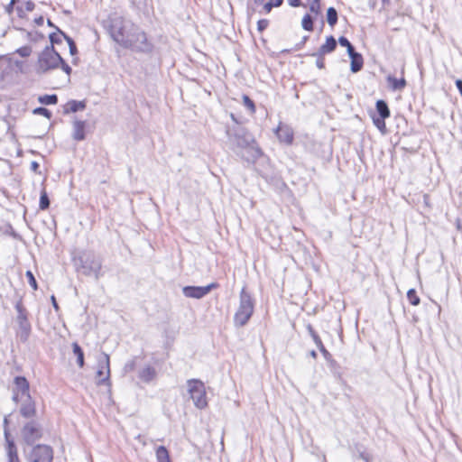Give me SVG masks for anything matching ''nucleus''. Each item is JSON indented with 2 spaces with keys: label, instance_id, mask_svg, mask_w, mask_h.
Listing matches in <instances>:
<instances>
[{
  "label": "nucleus",
  "instance_id": "obj_53",
  "mask_svg": "<svg viewBox=\"0 0 462 462\" xmlns=\"http://www.w3.org/2000/svg\"><path fill=\"white\" fill-rule=\"evenodd\" d=\"M51 299V302H52V306H53V308H54L56 310H59V305H58V303H57V301H56L55 297L52 295Z\"/></svg>",
  "mask_w": 462,
  "mask_h": 462
},
{
  "label": "nucleus",
  "instance_id": "obj_4",
  "mask_svg": "<svg viewBox=\"0 0 462 462\" xmlns=\"http://www.w3.org/2000/svg\"><path fill=\"white\" fill-rule=\"evenodd\" d=\"M254 309V301L251 294L243 288L240 292L239 306L234 316L235 325L237 327L245 326L251 319Z\"/></svg>",
  "mask_w": 462,
  "mask_h": 462
},
{
  "label": "nucleus",
  "instance_id": "obj_35",
  "mask_svg": "<svg viewBox=\"0 0 462 462\" xmlns=\"http://www.w3.org/2000/svg\"><path fill=\"white\" fill-rule=\"evenodd\" d=\"M338 42L341 46L346 47L347 50V53L351 54L355 51L351 42L344 36L339 37Z\"/></svg>",
  "mask_w": 462,
  "mask_h": 462
},
{
  "label": "nucleus",
  "instance_id": "obj_30",
  "mask_svg": "<svg viewBox=\"0 0 462 462\" xmlns=\"http://www.w3.org/2000/svg\"><path fill=\"white\" fill-rule=\"evenodd\" d=\"M407 299L409 300V302L413 305V306H417L420 304V298L419 296L417 295V292L414 289H410L407 292Z\"/></svg>",
  "mask_w": 462,
  "mask_h": 462
},
{
  "label": "nucleus",
  "instance_id": "obj_11",
  "mask_svg": "<svg viewBox=\"0 0 462 462\" xmlns=\"http://www.w3.org/2000/svg\"><path fill=\"white\" fill-rule=\"evenodd\" d=\"M227 134L231 141H233L237 147L246 148L251 147L254 143L252 135L244 128L237 127L232 131L228 130Z\"/></svg>",
  "mask_w": 462,
  "mask_h": 462
},
{
  "label": "nucleus",
  "instance_id": "obj_49",
  "mask_svg": "<svg viewBox=\"0 0 462 462\" xmlns=\"http://www.w3.org/2000/svg\"><path fill=\"white\" fill-rule=\"evenodd\" d=\"M69 53L71 56H75L78 53V49H77L76 43L69 46Z\"/></svg>",
  "mask_w": 462,
  "mask_h": 462
},
{
  "label": "nucleus",
  "instance_id": "obj_14",
  "mask_svg": "<svg viewBox=\"0 0 462 462\" xmlns=\"http://www.w3.org/2000/svg\"><path fill=\"white\" fill-rule=\"evenodd\" d=\"M4 434L5 440V449L6 452L7 462H20L17 447L14 439L11 437L7 427H5Z\"/></svg>",
  "mask_w": 462,
  "mask_h": 462
},
{
  "label": "nucleus",
  "instance_id": "obj_51",
  "mask_svg": "<svg viewBox=\"0 0 462 462\" xmlns=\"http://www.w3.org/2000/svg\"><path fill=\"white\" fill-rule=\"evenodd\" d=\"M456 86H457L460 95L462 96V79H457Z\"/></svg>",
  "mask_w": 462,
  "mask_h": 462
},
{
  "label": "nucleus",
  "instance_id": "obj_17",
  "mask_svg": "<svg viewBox=\"0 0 462 462\" xmlns=\"http://www.w3.org/2000/svg\"><path fill=\"white\" fill-rule=\"evenodd\" d=\"M87 122L75 119L73 121L72 138L76 141H83L86 138L85 128Z\"/></svg>",
  "mask_w": 462,
  "mask_h": 462
},
{
  "label": "nucleus",
  "instance_id": "obj_37",
  "mask_svg": "<svg viewBox=\"0 0 462 462\" xmlns=\"http://www.w3.org/2000/svg\"><path fill=\"white\" fill-rule=\"evenodd\" d=\"M62 38H63V36L60 34V32H58V33H56V32L51 33L50 34L51 45H52L54 47V44L61 43Z\"/></svg>",
  "mask_w": 462,
  "mask_h": 462
},
{
  "label": "nucleus",
  "instance_id": "obj_28",
  "mask_svg": "<svg viewBox=\"0 0 462 462\" xmlns=\"http://www.w3.org/2000/svg\"><path fill=\"white\" fill-rule=\"evenodd\" d=\"M356 451L358 455V457L360 459L364 460L365 462H372L373 461V456L369 452H367L365 448H363L362 447L356 446Z\"/></svg>",
  "mask_w": 462,
  "mask_h": 462
},
{
  "label": "nucleus",
  "instance_id": "obj_39",
  "mask_svg": "<svg viewBox=\"0 0 462 462\" xmlns=\"http://www.w3.org/2000/svg\"><path fill=\"white\" fill-rule=\"evenodd\" d=\"M310 10L311 13L318 14L320 11L319 0H313L310 5Z\"/></svg>",
  "mask_w": 462,
  "mask_h": 462
},
{
  "label": "nucleus",
  "instance_id": "obj_5",
  "mask_svg": "<svg viewBox=\"0 0 462 462\" xmlns=\"http://www.w3.org/2000/svg\"><path fill=\"white\" fill-rule=\"evenodd\" d=\"M122 47L135 52L148 53L152 51L153 46L148 40L145 32L137 25Z\"/></svg>",
  "mask_w": 462,
  "mask_h": 462
},
{
  "label": "nucleus",
  "instance_id": "obj_57",
  "mask_svg": "<svg viewBox=\"0 0 462 462\" xmlns=\"http://www.w3.org/2000/svg\"><path fill=\"white\" fill-rule=\"evenodd\" d=\"M78 61H79V58H77V57L72 60V63L75 65L78 64Z\"/></svg>",
  "mask_w": 462,
  "mask_h": 462
},
{
  "label": "nucleus",
  "instance_id": "obj_19",
  "mask_svg": "<svg viewBox=\"0 0 462 462\" xmlns=\"http://www.w3.org/2000/svg\"><path fill=\"white\" fill-rule=\"evenodd\" d=\"M351 59V71L356 73L363 68L364 60L360 53L354 51L351 54H348Z\"/></svg>",
  "mask_w": 462,
  "mask_h": 462
},
{
  "label": "nucleus",
  "instance_id": "obj_8",
  "mask_svg": "<svg viewBox=\"0 0 462 462\" xmlns=\"http://www.w3.org/2000/svg\"><path fill=\"white\" fill-rule=\"evenodd\" d=\"M28 462H52L53 450L48 445H36L27 454Z\"/></svg>",
  "mask_w": 462,
  "mask_h": 462
},
{
  "label": "nucleus",
  "instance_id": "obj_15",
  "mask_svg": "<svg viewBox=\"0 0 462 462\" xmlns=\"http://www.w3.org/2000/svg\"><path fill=\"white\" fill-rule=\"evenodd\" d=\"M20 413L24 418H32L36 414L35 402L32 396L20 400Z\"/></svg>",
  "mask_w": 462,
  "mask_h": 462
},
{
  "label": "nucleus",
  "instance_id": "obj_27",
  "mask_svg": "<svg viewBox=\"0 0 462 462\" xmlns=\"http://www.w3.org/2000/svg\"><path fill=\"white\" fill-rule=\"evenodd\" d=\"M39 102L43 105H55L58 102L57 95H43L39 97Z\"/></svg>",
  "mask_w": 462,
  "mask_h": 462
},
{
  "label": "nucleus",
  "instance_id": "obj_33",
  "mask_svg": "<svg viewBox=\"0 0 462 462\" xmlns=\"http://www.w3.org/2000/svg\"><path fill=\"white\" fill-rule=\"evenodd\" d=\"M385 119L386 118H383L382 116H374L373 117V122H374V125L383 133L385 131V128H386L385 122H384Z\"/></svg>",
  "mask_w": 462,
  "mask_h": 462
},
{
  "label": "nucleus",
  "instance_id": "obj_52",
  "mask_svg": "<svg viewBox=\"0 0 462 462\" xmlns=\"http://www.w3.org/2000/svg\"><path fill=\"white\" fill-rule=\"evenodd\" d=\"M308 330H309V332H310V336H311V337H312L313 339H314V336H319V335L315 332V330L313 329V328H312L310 325H309V326H308Z\"/></svg>",
  "mask_w": 462,
  "mask_h": 462
},
{
  "label": "nucleus",
  "instance_id": "obj_29",
  "mask_svg": "<svg viewBox=\"0 0 462 462\" xmlns=\"http://www.w3.org/2000/svg\"><path fill=\"white\" fill-rule=\"evenodd\" d=\"M50 207V199L45 189H42L40 197V208L45 210Z\"/></svg>",
  "mask_w": 462,
  "mask_h": 462
},
{
  "label": "nucleus",
  "instance_id": "obj_40",
  "mask_svg": "<svg viewBox=\"0 0 462 462\" xmlns=\"http://www.w3.org/2000/svg\"><path fill=\"white\" fill-rule=\"evenodd\" d=\"M33 114L44 116L47 118H51V113L44 107H37L33 110Z\"/></svg>",
  "mask_w": 462,
  "mask_h": 462
},
{
  "label": "nucleus",
  "instance_id": "obj_12",
  "mask_svg": "<svg viewBox=\"0 0 462 462\" xmlns=\"http://www.w3.org/2000/svg\"><path fill=\"white\" fill-rule=\"evenodd\" d=\"M97 377V384L110 386V359L109 356L106 353H103L102 357L98 360Z\"/></svg>",
  "mask_w": 462,
  "mask_h": 462
},
{
  "label": "nucleus",
  "instance_id": "obj_48",
  "mask_svg": "<svg viewBox=\"0 0 462 462\" xmlns=\"http://www.w3.org/2000/svg\"><path fill=\"white\" fill-rule=\"evenodd\" d=\"M15 3V0H11L10 4L5 6V11L7 14H11L13 12V6Z\"/></svg>",
  "mask_w": 462,
  "mask_h": 462
},
{
  "label": "nucleus",
  "instance_id": "obj_54",
  "mask_svg": "<svg viewBox=\"0 0 462 462\" xmlns=\"http://www.w3.org/2000/svg\"><path fill=\"white\" fill-rule=\"evenodd\" d=\"M283 0H270L273 4L274 6H280L282 4Z\"/></svg>",
  "mask_w": 462,
  "mask_h": 462
},
{
  "label": "nucleus",
  "instance_id": "obj_50",
  "mask_svg": "<svg viewBox=\"0 0 462 462\" xmlns=\"http://www.w3.org/2000/svg\"><path fill=\"white\" fill-rule=\"evenodd\" d=\"M273 6H274V5H273V4L272 2H270V1H269L268 3H266V4L264 5L263 9L265 10V12H266V13H269V12H271V10H272V8H273Z\"/></svg>",
  "mask_w": 462,
  "mask_h": 462
},
{
  "label": "nucleus",
  "instance_id": "obj_46",
  "mask_svg": "<svg viewBox=\"0 0 462 462\" xmlns=\"http://www.w3.org/2000/svg\"><path fill=\"white\" fill-rule=\"evenodd\" d=\"M34 6H35V5H34V3H33V2H32V1H27V2L25 3V10H26L27 12H32V11L34 9Z\"/></svg>",
  "mask_w": 462,
  "mask_h": 462
},
{
  "label": "nucleus",
  "instance_id": "obj_41",
  "mask_svg": "<svg viewBox=\"0 0 462 462\" xmlns=\"http://www.w3.org/2000/svg\"><path fill=\"white\" fill-rule=\"evenodd\" d=\"M26 277L28 278V282L32 286L33 290H37V282L36 280L31 271L26 272Z\"/></svg>",
  "mask_w": 462,
  "mask_h": 462
},
{
  "label": "nucleus",
  "instance_id": "obj_16",
  "mask_svg": "<svg viewBox=\"0 0 462 462\" xmlns=\"http://www.w3.org/2000/svg\"><path fill=\"white\" fill-rule=\"evenodd\" d=\"M278 139L286 143L291 144L293 141V131L287 125H280L276 130Z\"/></svg>",
  "mask_w": 462,
  "mask_h": 462
},
{
  "label": "nucleus",
  "instance_id": "obj_31",
  "mask_svg": "<svg viewBox=\"0 0 462 462\" xmlns=\"http://www.w3.org/2000/svg\"><path fill=\"white\" fill-rule=\"evenodd\" d=\"M302 27L306 31H312L313 30V21L310 14H306L301 22Z\"/></svg>",
  "mask_w": 462,
  "mask_h": 462
},
{
  "label": "nucleus",
  "instance_id": "obj_60",
  "mask_svg": "<svg viewBox=\"0 0 462 462\" xmlns=\"http://www.w3.org/2000/svg\"><path fill=\"white\" fill-rule=\"evenodd\" d=\"M4 423H5V427H6L7 423H8V420H7V419H6V418H5V420H4Z\"/></svg>",
  "mask_w": 462,
  "mask_h": 462
},
{
  "label": "nucleus",
  "instance_id": "obj_21",
  "mask_svg": "<svg viewBox=\"0 0 462 462\" xmlns=\"http://www.w3.org/2000/svg\"><path fill=\"white\" fill-rule=\"evenodd\" d=\"M155 377H156V370L150 365L143 367L139 372V378L145 383H150Z\"/></svg>",
  "mask_w": 462,
  "mask_h": 462
},
{
  "label": "nucleus",
  "instance_id": "obj_38",
  "mask_svg": "<svg viewBox=\"0 0 462 462\" xmlns=\"http://www.w3.org/2000/svg\"><path fill=\"white\" fill-rule=\"evenodd\" d=\"M16 52L21 56V57H29L32 53V48L30 46H23V47H21L19 48Z\"/></svg>",
  "mask_w": 462,
  "mask_h": 462
},
{
  "label": "nucleus",
  "instance_id": "obj_9",
  "mask_svg": "<svg viewBox=\"0 0 462 462\" xmlns=\"http://www.w3.org/2000/svg\"><path fill=\"white\" fill-rule=\"evenodd\" d=\"M15 309L18 313L16 320L19 326L17 335L23 342H25L27 341L31 332V325L27 319L26 310H24L22 302H17Z\"/></svg>",
  "mask_w": 462,
  "mask_h": 462
},
{
  "label": "nucleus",
  "instance_id": "obj_22",
  "mask_svg": "<svg viewBox=\"0 0 462 462\" xmlns=\"http://www.w3.org/2000/svg\"><path fill=\"white\" fill-rule=\"evenodd\" d=\"M337 47V41L333 36H328L326 40V42L322 44L319 49V54H328L332 52Z\"/></svg>",
  "mask_w": 462,
  "mask_h": 462
},
{
  "label": "nucleus",
  "instance_id": "obj_10",
  "mask_svg": "<svg viewBox=\"0 0 462 462\" xmlns=\"http://www.w3.org/2000/svg\"><path fill=\"white\" fill-rule=\"evenodd\" d=\"M12 393V400L15 403H19L20 400H23L24 398L31 396L30 384L27 379L23 376H15L14 379Z\"/></svg>",
  "mask_w": 462,
  "mask_h": 462
},
{
  "label": "nucleus",
  "instance_id": "obj_6",
  "mask_svg": "<svg viewBox=\"0 0 462 462\" xmlns=\"http://www.w3.org/2000/svg\"><path fill=\"white\" fill-rule=\"evenodd\" d=\"M187 386L194 405L200 410L206 408L208 401L204 383L199 379H189L187 381Z\"/></svg>",
  "mask_w": 462,
  "mask_h": 462
},
{
  "label": "nucleus",
  "instance_id": "obj_55",
  "mask_svg": "<svg viewBox=\"0 0 462 462\" xmlns=\"http://www.w3.org/2000/svg\"><path fill=\"white\" fill-rule=\"evenodd\" d=\"M43 17L42 16H40L39 18H36L35 19V23L38 24V25H42L43 24Z\"/></svg>",
  "mask_w": 462,
  "mask_h": 462
},
{
  "label": "nucleus",
  "instance_id": "obj_3",
  "mask_svg": "<svg viewBox=\"0 0 462 462\" xmlns=\"http://www.w3.org/2000/svg\"><path fill=\"white\" fill-rule=\"evenodd\" d=\"M79 273L86 276H94L98 280L102 275V259L92 251H82L74 258Z\"/></svg>",
  "mask_w": 462,
  "mask_h": 462
},
{
  "label": "nucleus",
  "instance_id": "obj_42",
  "mask_svg": "<svg viewBox=\"0 0 462 462\" xmlns=\"http://www.w3.org/2000/svg\"><path fill=\"white\" fill-rule=\"evenodd\" d=\"M269 25V21L267 19L259 20L257 23V29L259 32L264 31Z\"/></svg>",
  "mask_w": 462,
  "mask_h": 462
},
{
  "label": "nucleus",
  "instance_id": "obj_47",
  "mask_svg": "<svg viewBox=\"0 0 462 462\" xmlns=\"http://www.w3.org/2000/svg\"><path fill=\"white\" fill-rule=\"evenodd\" d=\"M287 1H288V4L293 7H298V6L301 5L300 0H287Z\"/></svg>",
  "mask_w": 462,
  "mask_h": 462
},
{
  "label": "nucleus",
  "instance_id": "obj_34",
  "mask_svg": "<svg viewBox=\"0 0 462 462\" xmlns=\"http://www.w3.org/2000/svg\"><path fill=\"white\" fill-rule=\"evenodd\" d=\"M314 342L319 347V351L323 354L324 357L327 358L329 356L328 351L325 348L320 337L319 336H314Z\"/></svg>",
  "mask_w": 462,
  "mask_h": 462
},
{
  "label": "nucleus",
  "instance_id": "obj_25",
  "mask_svg": "<svg viewBox=\"0 0 462 462\" xmlns=\"http://www.w3.org/2000/svg\"><path fill=\"white\" fill-rule=\"evenodd\" d=\"M156 457H157L158 462H171L170 457H169V452L166 449V448L163 446H160L156 449Z\"/></svg>",
  "mask_w": 462,
  "mask_h": 462
},
{
  "label": "nucleus",
  "instance_id": "obj_45",
  "mask_svg": "<svg viewBox=\"0 0 462 462\" xmlns=\"http://www.w3.org/2000/svg\"><path fill=\"white\" fill-rule=\"evenodd\" d=\"M39 167H40V165H39V163H38L37 162H34V161H33V162H31V170H32L33 172H35V173H39V174H40L41 172L38 171V170H39Z\"/></svg>",
  "mask_w": 462,
  "mask_h": 462
},
{
  "label": "nucleus",
  "instance_id": "obj_61",
  "mask_svg": "<svg viewBox=\"0 0 462 462\" xmlns=\"http://www.w3.org/2000/svg\"><path fill=\"white\" fill-rule=\"evenodd\" d=\"M254 2H256V3H263V0H254Z\"/></svg>",
  "mask_w": 462,
  "mask_h": 462
},
{
  "label": "nucleus",
  "instance_id": "obj_24",
  "mask_svg": "<svg viewBox=\"0 0 462 462\" xmlns=\"http://www.w3.org/2000/svg\"><path fill=\"white\" fill-rule=\"evenodd\" d=\"M73 354L77 356V363L79 367L84 366V352L79 345L76 342L72 344Z\"/></svg>",
  "mask_w": 462,
  "mask_h": 462
},
{
  "label": "nucleus",
  "instance_id": "obj_1",
  "mask_svg": "<svg viewBox=\"0 0 462 462\" xmlns=\"http://www.w3.org/2000/svg\"><path fill=\"white\" fill-rule=\"evenodd\" d=\"M60 67L69 78L72 72L71 68L56 51L52 45L46 46L38 56L35 66L36 73L45 74Z\"/></svg>",
  "mask_w": 462,
  "mask_h": 462
},
{
  "label": "nucleus",
  "instance_id": "obj_26",
  "mask_svg": "<svg viewBox=\"0 0 462 462\" xmlns=\"http://www.w3.org/2000/svg\"><path fill=\"white\" fill-rule=\"evenodd\" d=\"M327 21L328 23L334 27L337 23V12L334 7H329L327 11Z\"/></svg>",
  "mask_w": 462,
  "mask_h": 462
},
{
  "label": "nucleus",
  "instance_id": "obj_59",
  "mask_svg": "<svg viewBox=\"0 0 462 462\" xmlns=\"http://www.w3.org/2000/svg\"><path fill=\"white\" fill-rule=\"evenodd\" d=\"M47 23H48V25H49V26H54L51 20H48V22H47Z\"/></svg>",
  "mask_w": 462,
  "mask_h": 462
},
{
  "label": "nucleus",
  "instance_id": "obj_58",
  "mask_svg": "<svg viewBox=\"0 0 462 462\" xmlns=\"http://www.w3.org/2000/svg\"><path fill=\"white\" fill-rule=\"evenodd\" d=\"M254 152H255V153H256L258 156L261 154V151H260V149H258V148H257V149H255V151H254Z\"/></svg>",
  "mask_w": 462,
  "mask_h": 462
},
{
  "label": "nucleus",
  "instance_id": "obj_62",
  "mask_svg": "<svg viewBox=\"0 0 462 462\" xmlns=\"http://www.w3.org/2000/svg\"><path fill=\"white\" fill-rule=\"evenodd\" d=\"M313 0H308L309 4L310 5V3L312 2Z\"/></svg>",
  "mask_w": 462,
  "mask_h": 462
},
{
  "label": "nucleus",
  "instance_id": "obj_36",
  "mask_svg": "<svg viewBox=\"0 0 462 462\" xmlns=\"http://www.w3.org/2000/svg\"><path fill=\"white\" fill-rule=\"evenodd\" d=\"M324 55L325 54H319V51H317L316 53H313L312 56L316 57L317 60H316V65L317 67L319 69H322L325 68V60H324Z\"/></svg>",
  "mask_w": 462,
  "mask_h": 462
},
{
  "label": "nucleus",
  "instance_id": "obj_20",
  "mask_svg": "<svg viewBox=\"0 0 462 462\" xmlns=\"http://www.w3.org/2000/svg\"><path fill=\"white\" fill-rule=\"evenodd\" d=\"M86 108V102L85 101H77V100H70L69 101L65 106H64V113H75L79 110H84Z\"/></svg>",
  "mask_w": 462,
  "mask_h": 462
},
{
  "label": "nucleus",
  "instance_id": "obj_13",
  "mask_svg": "<svg viewBox=\"0 0 462 462\" xmlns=\"http://www.w3.org/2000/svg\"><path fill=\"white\" fill-rule=\"evenodd\" d=\"M218 287V284L212 282L207 286H185L182 289L183 294L188 298L201 299L208 294L212 289Z\"/></svg>",
  "mask_w": 462,
  "mask_h": 462
},
{
  "label": "nucleus",
  "instance_id": "obj_32",
  "mask_svg": "<svg viewBox=\"0 0 462 462\" xmlns=\"http://www.w3.org/2000/svg\"><path fill=\"white\" fill-rule=\"evenodd\" d=\"M243 103L245 107L250 111L251 114L255 112V105L254 101L246 95L243 96Z\"/></svg>",
  "mask_w": 462,
  "mask_h": 462
},
{
  "label": "nucleus",
  "instance_id": "obj_7",
  "mask_svg": "<svg viewBox=\"0 0 462 462\" xmlns=\"http://www.w3.org/2000/svg\"><path fill=\"white\" fill-rule=\"evenodd\" d=\"M21 436L23 441L26 445L32 446L33 443L42 439V429L39 423L32 420L23 425L21 430Z\"/></svg>",
  "mask_w": 462,
  "mask_h": 462
},
{
  "label": "nucleus",
  "instance_id": "obj_43",
  "mask_svg": "<svg viewBox=\"0 0 462 462\" xmlns=\"http://www.w3.org/2000/svg\"><path fill=\"white\" fill-rule=\"evenodd\" d=\"M58 32H60V34L63 36V38L66 40V42H68L69 44V47L75 44L74 41L69 37L68 36L66 33H64L62 31H60L59 28H56Z\"/></svg>",
  "mask_w": 462,
  "mask_h": 462
},
{
  "label": "nucleus",
  "instance_id": "obj_56",
  "mask_svg": "<svg viewBox=\"0 0 462 462\" xmlns=\"http://www.w3.org/2000/svg\"><path fill=\"white\" fill-rule=\"evenodd\" d=\"M310 356L312 357V358H316L317 357V353L316 351L312 350L310 352Z\"/></svg>",
  "mask_w": 462,
  "mask_h": 462
},
{
  "label": "nucleus",
  "instance_id": "obj_23",
  "mask_svg": "<svg viewBox=\"0 0 462 462\" xmlns=\"http://www.w3.org/2000/svg\"><path fill=\"white\" fill-rule=\"evenodd\" d=\"M376 110L379 114V116H382L383 118H388L390 116L388 105L383 100H378L376 102Z\"/></svg>",
  "mask_w": 462,
  "mask_h": 462
},
{
  "label": "nucleus",
  "instance_id": "obj_44",
  "mask_svg": "<svg viewBox=\"0 0 462 462\" xmlns=\"http://www.w3.org/2000/svg\"><path fill=\"white\" fill-rule=\"evenodd\" d=\"M58 32H60V34L63 36V38L66 40V42H68L69 44V47L75 44L74 41L69 37L68 36L66 33H64L62 31H60L59 28H56Z\"/></svg>",
  "mask_w": 462,
  "mask_h": 462
},
{
  "label": "nucleus",
  "instance_id": "obj_18",
  "mask_svg": "<svg viewBox=\"0 0 462 462\" xmlns=\"http://www.w3.org/2000/svg\"><path fill=\"white\" fill-rule=\"evenodd\" d=\"M386 81L388 83V87L393 91L402 90L407 85L404 78H401L400 79H398L393 75H388L386 78Z\"/></svg>",
  "mask_w": 462,
  "mask_h": 462
},
{
  "label": "nucleus",
  "instance_id": "obj_2",
  "mask_svg": "<svg viewBox=\"0 0 462 462\" xmlns=\"http://www.w3.org/2000/svg\"><path fill=\"white\" fill-rule=\"evenodd\" d=\"M104 26L113 41L120 46H123L130 33L137 27L132 21L117 14H110L104 22Z\"/></svg>",
  "mask_w": 462,
  "mask_h": 462
}]
</instances>
